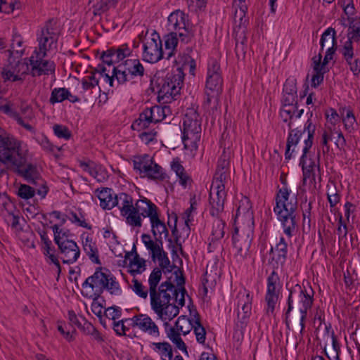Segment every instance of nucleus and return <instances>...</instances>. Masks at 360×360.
Masks as SVG:
<instances>
[{
  "instance_id": "1",
  "label": "nucleus",
  "mask_w": 360,
  "mask_h": 360,
  "mask_svg": "<svg viewBox=\"0 0 360 360\" xmlns=\"http://www.w3.org/2000/svg\"><path fill=\"white\" fill-rule=\"evenodd\" d=\"M279 180L283 187H277L274 212L281 224L283 233L291 238L298 231L297 200V198L289 200L291 191L288 188L287 177L284 173H281Z\"/></svg>"
},
{
  "instance_id": "2",
  "label": "nucleus",
  "mask_w": 360,
  "mask_h": 360,
  "mask_svg": "<svg viewBox=\"0 0 360 360\" xmlns=\"http://www.w3.org/2000/svg\"><path fill=\"white\" fill-rule=\"evenodd\" d=\"M89 287L94 290V293L89 296L93 300L91 303V311L101 319L103 316L102 309L105 308L101 305L98 299L104 290H107L110 294H117L120 291V285L114 276L105 274L104 271H94V274L89 276L82 283V288Z\"/></svg>"
},
{
  "instance_id": "3",
  "label": "nucleus",
  "mask_w": 360,
  "mask_h": 360,
  "mask_svg": "<svg viewBox=\"0 0 360 360\" xmlns=\"http://www.w3.org/2000/svg\"><path fill=\"white\" fill-rule=\"evenodd\" d=\"M144 75L145 68L139 59H127L113 68L112 76L105 75L111 86L115 79L119 85L127 86L138 84Z\"/></svg>"
},
{
  "instance_id": "4",
  "label": "nucleus",
  "mask_w": 360,
  "mask_h": 360,
  "mask_svg": "<svg viewBox=\"0 0 360 360\" xmlns=\"http://www.w3.org/2000/svg\"><path fill=\"white\" fill-rule=\"evenodd\" d=\"M311 295L308 293L305 289L303 290L302 287L297 284L293 288L292 290H290L288 299V309L285 314V323L286 327L288 328H290L288 318L290 311L293 309L292 304L295 301V311H299L300 314V317L297 318V321H300L301 334H302V332L305 328L304 322L307 318V310L311 307L314 301V291L311 288Z\"/></svg>"
},
{
  "instance_id": "5",
  "label": "nucleus",
  "mask_w": 360,
  "mask_h": 360,
  "mask_svg": "<svg viewBox=\"0 0 360 360\" xmlns=\"http://www.w3.org/2000/svg\"><path fill=\"white\" fill-rule=\"evenodd\" d=\"M185 75L181 68H176L175 70L168 72L165 77H158L155 79L153 90L156 89L159 100L165 98H173L180 94Z\"/></svg>"
},
{
  "instance_id": "6",
  "label": "nucleus",
  "mask_w": 360,
  "mask_h": 360,
  "mask_svg": "<svg viewBox=\"0 0 360 360\" xmlns=\"http://www.w3.org/2000/svg\"><path fill=\"white\" fill-rule=\"evenodd\" d=\"M201 119L197 110L188 108L183 118L182 141L186 149H197L200 139Z\"/></svg>"
},
{
  "instance_id": "7",
  "label": "nucleus",
  "mask_w": 360,
  "mask_h": 360,
  "mask_svg": "<svg viewBox=\"0 0 360 360\" xmlns=\"http://www.w3.org/2000/svg\"><path fill=\"white\" fill-rule=\"evenodd\" d=\"M159 214L158 207L148 198L143 197L136 200L132 214L129 216V225L133 227H141L142 219L148 217L150 221Z\"/></svg>"
},
{
  "instance_id": "8",
  "label": "nucleus",
  "mask_w": 360,
  "mask_h": 360,
  "mask_svg": "<svg viewBox=\"0 0 360 360\" xmlns=\"http://www.w3.org/2000/svg\"><path fill=\"white\" fill-rule=\"evenodd\" d=\"M163 58L162 40L159 34L154 31L151 38L143 43L142 59L150 63H155Z\"/></svg>"
},
{
  "instance_id": "9",
  "label": "nucleus",
  "mask_w": 360,
  "mask_h": 360,
  "mask_svg": "<svg viewBox=\"0 0 360 360\" xmlns=\"http://www.w3.org/2000/svg\"><path fill=\"white\" fill-rule=\"evenodd\" d=\"M44 57L39 55L37 51H34L28 59L30 65V74L32 77L49 75L55 73L56 64L53 61L43 59Z\"/></svg>"
},
{
  "instance_id": "10",
  "label": "nucleus",
  "mask_w": 360,
  "mask_h": 360,
  "mask_svg": "<svg viewBox=\"0 0 360 360\" xmlns=\"http://www.w3.org/2000/svg\"><path fill=\"white\" fill-rule=\"evenodd\" d=\"M250 233V229L240 233L238 228L237 226L234 227V232L232 236L233 245L237 254L243 258L248 255L252 242Z\"/></svg>"
},
{
  "instance_id": "11",
  "label": "nucleus",
  "mask_w": 360,
  "mask_h": 360,
  "mask_svg": "<svg viewBox=\"0 0 360 360\" xmlns=\"http://www.w3.org/2000/svg\"><path fill=\"white\" fill-rule=\"evenodd\" d=\"M226 198V193L222 187H213V189L210 191L209 202L211 207L210 213L212 217H219L222 214Z\"/></svg>"
},
{
  "instance_id": "12",
  "label": "nucleus",
  "mask_w": 360,
  "mask_h": 360,
  "mask_svg": "<svg viewBox=\"0 0 360 360\" xmlns=\"http://www.w3.org/2000/svg\"><path fill=\"white\" fill-rule=\"evenodd\" d=\"M279 277L276 271H272L267 279V290L265 300L267 304L266 314H274L276 304L278 300V294L276 291V284L279 282Z\"/></svg>"
},
{
  "instance_id": "13",
  "label": "nucleus",
  "mask_w": 360,
  "mask_h": 360,
  "mask_svg": "<svg viewBox=\"0 0 360 360\" xmlns=\"http://www.w3.org/2000/svg\"><path fill=\"white\" fill-rule=\"evenodd\" d=\"M131 323L129 326L132 328L137 327L145 333L150 335L155 334L159 335V328L158 326L153 321L151 318L146 314H139L130 319Z\"/></svg>"
},
{
  "instance_id": "14",
  "label": "nucleus",
  "mask_w": 360,
  "mask_h": 360,
  "mask_svg": "<svg viewBox=\"0 0 360 360\" xmlns=\"http://www.w3.org/2000/svg\"><path fill=\"white\" fill-rule=\"evenodd\" d=\"M343 60L354 76L360 74V53H354V46H342L340 48Z\"/></svg>"
},
{
  "instance_id": "15",
  "label": "nucleus",
  "mask_w": 360,
  "mask_h": 360,
  "mask_svg": "<svg viewBox=\"0 0 360 360\" xmlns=\"http://www.w3.org/2000/svg\"><path fill=\"white\" fill-rule=\"evenodd\" d=\"M60 252L63 255L62 258L63 263L75 262L80 255L79 248L77 243L72 240H65L56 243Z\"/></svg>"
},
{
  "instance_id": "16",
  "label": "nucleus",
  "mask_w": 360,
  "mask_h": 360,
  "mask_svg": "<svg viewBox=\"0 0 360 360\" xmlns=\"http://www.w3.org/2000/svg\"><path fill=\"white\" fill-rule=\"evenodd\" d=\"M191 25L188 15L181 10H176L167 18V30L171 32H178Z\"/></svg>"
},
{
  "instance_id": "17",
  "label": "nucleus",
  "mask_w": 360,
  "mask_h": 360,
  "mask_svg": "<svg viewBox=\"0 0 360 360\" xmlns=\"http://www.w3.org/2000/svg\"><path fill=\"white\" fill-rule=\"evenodd\" d=\"M215 219L212 224V230L210 238V241L208 244L209 251H212V249H215L220 241L224 236V228L226 226V222L222 219L221 214L219 217H214Z\"/></svg>"
},
{
  "instance_id": "18",
  "label": "nucleus",
  "mask_w": 360,
  "mask_h": 360,
  "mask_svg": "<svg viewBox=\"0 0 360 360\" xmlns=\"http://www.w3.org/2000/svg\"><path fill=\"white\" fill-rule=\"evenodd\" d=\"M347 20L349 22L347 30V41L342 45V46H354V42L360 41V18L349 17Z\"/></svg>"
},
{
  "instance_id": "19",
  "label": "nucleus",
  "mask_w": 360,
  "mask_h": 360,
  "mask_svg": "<svg viewBox=\"0 0 360 360\" xmlns=\"http://www.w3.org/2000/svg\"><path fill=\"white\" fill-rule=\"evenodd\" d=\"M139 174L141 177H147L148 179L157 181H165L168 177L162 167L154 160L152 162V164H149L145 169L142 170Z\"/></svg>"
},
{
  "instance_id": "20",
  "label": "nucleus",
  "mask_w": 360,
  "mask_h": 360,
  "mask_svg": "<svg viewBox=\"0 0 360 360\" xmlns=\"http://www.w3.org/2000/svg\"><path fill=\"white\" fill-rule=\"evenodd\" d=\"M98 198L100 200V206L103 210H111L118 205V195L114 194L110 188H103L99 191Z\"/></svg>"
},
{
  "instance_id": "21",
  "label": "nucleus",
  "mask_w": 360,
  "mask_h": 360,
  "mask_svg": "<svg viewBox=\"0 0 360 360\" xmlns=\"http://www.w3.org/2000/svg\"><path fill=\"white\" fill-rule=\"evenodd\" d=\"M297 101V79L295 77H289L285 82L283 88L282 102L293 103Z\"/></svg>"
},
{
  "instance_id": "22",
  "label": "nucleus",
  "mask_w": 360,
  "mask_h": 360,
  "mask_svg": "<svg viewBox=\"0 0 360 360\" xmlns=\"http://www.w3.org/2000/svg\"><path fill=\"white\" fill-rule=\"evenodd\" d=\"M118 199L122 200V206L119 207L121 215L126 219L127 224H129V216L132 214L134 209V200L131 195L126 193H120Z\"/></svg>"
},
{
  "instance_id": "23",
  "label": "nucleus",
  "mask_w": 360,
  "mask_h": 360,
  "mask_svg": "<svg viewBox=\"0 0 360 360\" xmlns=\"http://www.w3.org/2000/svg\"><path fill=\"white\" fill-rule=\"evenodd\" d=\"M189 308L195 310L194 318L195 326H193L194 333L196 336V340L200 344H204L206 339V330L204 326L201 323L200 316L196 309L195 306L193 303V300L189 297Z\"/></svg>"
},
{
  "instance_id": "24",
  "label": "nucleus",
  "mask_w": 360,
  "mask_h": 360,
  "mask_svg": "<svg viewBox=\"0 0 360 360\" xmlns=\"http://www.w3.org/2000/svg\"><path fill=\"white\" fill-rule=\"evenodd\" d=\"M307 153H304V151H302V155L300 160V165L302 167V173H303V179H302V184L305 185L307 180L308 179H310L311 182L315 181L316 174H315V167L316 164L315 162L311 160L309 165H306V158Z\"/></svg>"
},
{
  "instance_id": "25",
  "label": "nucleus",
  "mask_w": 360,
  "mask_h": 360,
  "mask_svg": "<svg viewBox=\"0 0 360 360\" xmlns=\"http://www.w3.org/2000/svg\"><path fill=\"white\" fill-rule=\"evenodd\" d=\"M146 110H148L150 118L154 124L162 121L167 115L171 114V109L168 105H154L146 108Z\"/></svg>"
},
{
  "instance_id": "26",
  "label": "nucleus",
  "mask_w": 360,
  "mask_h": 360,
  "mask_svg": "<svg viewBox=\"0 0 360 360\" xmlns=\"http://www.w3.org/2000/svg\"><path fill=\"white\" fill-rule=\"evenodd\" d=\"M37 34L48 37H53V38L58 40L60 30L58 26V20L53 18H49Z\"/></svg>"
},
{
  "instance_id": "27",
  "label": "nucleus",
  "mask_w": 360,
  "mask_h": 360,
  "mask_svg": "<svg viewBox=\"0 0 360 360\" xmlns=\"http://www.w3.org/2000/svg\"><path fill=\"white\" fill-rule=\"evenodd\" d=\"M297 110V102H282V108L280 110V116L283 122L288 124L289 129L292 128V120L295 115Z\"/></svg>"
},
{
  "instance_id": "28",
  "label": "nucleus",
  "mask_w": 360,
  "mask_h": 360,
  "mask_svg": "<svg viewBox=\"0 0 360 360\" xmlns=\"http://www.w3.org/2000/svg\"><path fill=\"white\" fill-rule=\"evenodd\" d=\"M302 135L301 130L290 129L286 143V148L285 151V159L289 160L292 158V153L295 152V148L290 150L292 146H295L299 143L300 138Z\"/></svg>"
},
{
  "instance_id": "29",
  "label": "nucleus",
  "mask_w": 360,
  "mask_h": 360,
  "mask_svg": "<svg viewBox=\"0 0 360 360\" xmlns=\"http://www.w3.org/2000/svg\"><path fill=\"white\" fill-rule=\"evenodd\" d=\"M141 240L147 250L149 251L150 257L152 255H155L156 252L163 248V240L162 237L160 236H158V238H155V240H153L149 234L143 233L141 236Z\"/></svg>"
},
{
  "instance_id": "30",
  "label": "nucleus",
  "mask_w": 360,
  "mask_h": 360,
  "mask_svg": "<svg viewBox=\"0 0 360 360\" xmlns=\"http://www.w3.org/2000/svg\"><path fill=\"white\" fill-rule=\"evenodd\" d=\"M242 215L243 217L248 219L249 221L253 220V212L252 210V203L250 199L244 196L239 202L238 207L236 210V214L234 219V223L236 219Z\"/></svg>"
},
{
  "instance_id": "31",
  "label": "nucleus",
  "mask_w": 360,
  "mask_h": 360,
  "mask_svg": "<svg viewBox=\"0 0 360 360\" xmlns=\"http://www.w3.org/2000/svg\"><path fill=\"white\" fill-rule=\"evenodd\" d=\"M167 225L171 228L172 236L174 238L172 240L173 243H174L176 247H178L180 250L182 249V243L181 241V235L177 229L178 216L175 212L169 213Z\"/></svg>"
},
{
  "instance_id": "32",
  "label": "nucleus",
  "mask_w": 360,
  "mask_h": 360,
  "mask_svg": "<svg viewBox=\"0 0 360 360\" xmlns=\"http://www.w3.org/2000/svg\"><path fill=\"white\" fill-rule=\"evenodd\" d=\"M37 37L39 49L38 52H39V55H41L42 57L46 56L47 51L56 48L58 40L53 38V37H48L38 34H37Z\"/></svg>"
},
{
  "instance_id": "33",
  "label": "nucleus",
  "mask_w": 360,
  "mask_h": 360,
  "mask_svg": "<svg viewBox=\"0 0 360 360\" xmlns=\"http://www.w3.org/2000/svg\"><path fill=\"white\" fill-rule=\"evenodd\" d=\"M165 49L169 51L166 53V58L169 60L175 54L179 43L176 32H171L164 36Z\"/></svg>"
},
{
  "instance_id": "34",
  "label": "nucleus",
  "mask_w": 360,
  "mask_h": 360,
  "mask_svg": "<svg viewBox=\"0 0 360 360\" xmlns=\"http://www.w3.org/2000/svg\"><path fill=\"white\" fill-rule=\"evenodd\" d=\"M126 259H129L128 266L130 268L136 266V270H139L140 269H143V270L146 269V260L140 257L139 255L137 253L135 244L133 245L130 252H126Z\"/></svg>"
},
{
  "instance_id": "35",
  "label": "nucleus",
  "mask_w": 360,
  "mask_h": 360,
  "mask_svg": "<svg viewBox=\"0 0 360 360\" xmlns=\"http://www.w3.org/2000/svg\"><path fill=\"white\" fill-rule=\"evenodd\" d=\"M316 125L312 123L310 118H308L304 124V129L302 131V134L305 131L307 132V139L304 141V146L302 151L304 153H308L309 149L313 145V140L315 135Z\"/></svg>"
},
{
  "instance_id": "36",
  "label": "nucleus",
  "mask_w": 360,
  "mask_h": 360,
  "mask_svg": "<svg viewBox=\"0 0 360 360\" xmlns=\"http://www.w3.org/2000/svg\"><path fill=\"white\" fill-rule=\"evenodd\" d=\"M84 250L89 257L91 261L95 264H101V261L98 257V251L96 244L93 243L92 238L87 236L83 243Z\"/></svg>"
},
{
  "instance_id": "37",
  "label": "nucleus",
  "mask_w": 360,
  "mask_h": 360,
  "mask_svg": "<svg viewBox=\"0 0 360 360\" xmlns=\"http://www.w3.org/2000/svg\"><path fill=\"white\" fill-rule=\"evenodd\" d=\"M9 53V58H8V64L6 65L2 71H1V77L4 79V82H6L7 81L11 82H18V81H23V78H22L18 75L14 73L12 71V55L13 52L11 50L7 51Z\"/></svg>"
},
{
  "instance_id": "38",
  "label": "nucleus",
  "mask_w": 360,
  "mask_h": 360,
  "mask_svg": "<svg viewBox=\"0 0 360 360\" xmlns=\"http://www.w3.org/2000/svg\"><path fill=\"white\" fill-rule=\"evenodd\" d=\"M174 326L176 331L180 335L182 333L184 335H186L191 331L193 327V320L188 318L186 315H181L177 319Z\"/></svg>"
},
{
  "instance_id": "39",
  "label": "nucleus",
  "mask_w": 360,
  "mask_h": 360,
  "mask_svg": "<svg viewBox=\"0 0 360 360\" xmlns=\"http://www.w3.org/2000/svg\"><path fill=\"white\" fill-rule=\"evenodd\" d=\"M153 123L148 110L145 108L143 112L139 114V118L136 119L131 124V129L135 131H140L147 129L150 124Z\"/></svg>"
},
{
  "instance_id": "40",
  "label": "nucleus",
  "mask_w": 360,
  "mask_h": 360,
  "mask_svg": "<svg viewBox=\"0 0 360 360\" xmlns=\"http://www.w3.org/2000/svg\"><path fill=\"white\" fill-rule=\"evenodd\" d=\"M120 0H98L92 4L93 14L94 15H101L107 12L110 6L115 7Z\"/></svg>"
},
{
  "instance_id": "41",
  "label": "nucleus",
  "mask_w": 360,
  "mask_h": 360,
  "mask_svg": "<svg viewBox=\"0 0 360 360\" xmlns=\"http://www.w3.org/2000/svg\"><path fill=\"white\" fill-rule=\"evenodd\" d=\"M168 290H169L164 289L158 290V291L156 290V294H158V295L156 296V299H155V302L150 299L151 308L157 315L162 314V309L161 308V295H162V299L164 301L167 300V303H168V300L172 299L170 294L167 292Z\"/></svg>"
},
{
  "instance_id": "42",
  "label": "nucleus",
  "mask_w": 360,
  "mask_h": 360,
  "mask_svg": "<svg viewBox=\"0 0 360 360\" xmlns=\"http://www.w3.org/2000/svg\"><path fill=\"white\" fill-rule=\"evenodd\" d=\"M162 272L166 274L167 272L172 273V271H151L148 279L150 296L153 302H155V299H156V296L158 295V294H156L157 286L162 278Z\"/></svg>"
},
{
  "instance_id": "43",
  "label": "nucleus",
  "mask_w": 360,
  "mask_h": 360,
  "mask_svg": "<svg viewBox=\"0 0 360 360\" xmlns=\"http://www.w3.org/2000/svg\"><path fill=\"white\" fill-rule=\"evenodd\" d=\"M35 140L44 150L53 154L56 158L58 157V155L56 154V151H60L61 150V147L54 146L44 134H38L35 137Z\"/></svg>"
},
{
  "instance_id": "44",
  "label": "nucleus",
  "mask_w": 360,
  "mask_h": 360,
  "mask_svg": "<svg viewBox=\"0 0 360 360\" xmlns=\"http://www.w3.org/2000/svg\"><path fill=\"white\" fill-rule=\"evenodd\" d=\"M151 259L154 262H158L160 268L155 267L153 270H164L165 269H167L168 267L170 266V261L168 258L167 253L163 250V248L156 252L155 255H152Z\"/></svg>"
},
{
  "instance_id": "45",
  "label": "nucleus",
  "mask_w": 360,
  "mask_h": 360,
  "mask_svg": "<svg viewBox=\"0 0 360 360\" xmlns=\"http://www.w3.org/2000/svg\"><path fill=\"white\" fill-rule=\"evenodd\" d=\"M179 41L184 44H191L195 41V32L191 24L176 32Z\"/></svg>"
},
{
  "instance_id": "46",
  "label": "nucleus",
  "mask_w": 360,
  "mask_h": 360,
  "mask_svg": "<svg viewBox=\"0 0 360 360\" xmlns=\"http://www.w3.org/2000/svg\"><path fill=\"white\" fill-rule=\"evenodd\" d=\"M153 159L148 154L135 156L133 160L134 169L141 173V171L145 169L149 164H152Z\"/></svg>"
},
{
  "instance_id": "47",
  "label": "nucleus",
  "mask_w": 360,
  "mask_h": 360,
  "mask_svg": "<svg viewBox=\"0 0 360 360\" xmlns=\"http://www.w3.org/2000/svg\"><path fill=\"white\" fill-rule=\"evenodd\" d=\"M153 345L159 351L162 360H172L173 350L172 345L167 342H153Z\"/></svg>"
},
{
  "instance_id": "48",
  "label": "nucleus",
  "mask_w": 360,
  "mask_h": 360,
  "mask_svg": "<svg viewBox=\"0 0 360 360\" xmlns=\"http://www.w3.org/2000/svg\"><path fill=\"white\" fill-rule=\"evenodd\" d=\"M29 58H25L24 60L15 61V59L12 58V71L15 74L20 75H27L30 72V63H27V60Z\"/></svg>"
},
{
  "instance_id": "49",
  "label": "nucleus",
  "mask_w": 360,
  "mask_h": 360,
  "mask_svg": "<svg viewBox=\"0 0 360 360\" xmlns=\"http://www.w3.org/2000/svg\"><path fill=\"white\" fill-rule=\"evenodd\" d=\"M70 96V91L65 88H55L52 90L49 101L51 104L60 103Z\"/></svg>"
},
{
  "instance_id": "50",
  "label": "nucleus",
  "mask_w": 360,
  "mask_h": 360,
  "mask_svg": "<svg viewBox=\"0 0 360 360\" xmlns=\"http://www.w3.org/2000/svg\"><path fill=\"white\" fill-rule=\"evenodd\" d=\"M151 232L154 238H158V236H162V232L166 231V224L164 221L160 219V214L153 217L150 221Z\"/></svg>"
},
{
  "instance_id": "51",
  "label": "nucleus",
  "mask_w": 360,
  "mask_h": 360,
  "mask_svg": "<svg viewBox=\"0 0 360 360\" xmlns=\"http://www.w3.org/2000/svg\"><path fill=\"white\" fill-rule=\"evenodd\" d=\"M268 257V265L270 269L273 270L283 269L286 256H283L279 254H269Z\"/></svg>"
},
{
  "instance_id": "52",
  "label": "nucleus",
  "mask_w": 360,
  "mask_h": 360,
  "mask_svg": "<svg viewBox=\"0 0 360 360\" xmlns=\"http://www.w3.org/2000/svg\"><path fill=\"white\" fill-rule=\"evenodd\" d=\"M167 241L169 242V248L172 249V264L170 266L172 267L171 270L176 269V270H182V260L180 258L179 255L177 253L176 248L174 244L172 238H168Z\"/></svg>"
},
{
  "instance_id": "53",
  "label": "nucleus",
  "mask_w": 360,
  "mask_h": 360,
  "mask_svg": "<svg viewBox=\"0 0 360 360\" xmlns=\"http://www.w3.org/2000/svg\"><path fill=\"white\" fill-rule=\"evenodd\" d=\"M223 83L221 75L207 76L206 81V87L212 91H218L221 89Z\"/></svg>"
},
{
  "instance_id": "54",
  "label": "nucleus",
  "mask_w": 360,
  "mask_h": 360,
  "mask_svg": "<svg viewBox=\"0 0 360 360\" xmlns=\"http://www.w3.org/2000/svg\"><path fill=\"white\" fill-rule=\"evenodd\" d=\"M111 49L114 52L117 63L123 60L126 57L130 56L132 52L127 44H122L118 48L112 47Z\"/></svg>"
},
{
  "instance_id": "55",
  "label": "nucleus",
  "mask_w": 360,
  "mask_h": 360,
  "mask_svg": "<svg viewBox=\"0 0 360 360\" xmlns=\"http://www.w3.org/2000/svg\"><path fill=\"white\" fill-rule=\"evenodd\" d=\"M190 203H191V206L189 208L186 209L184 213V214L185 215L186 217V219H185V226L183 228V231L186 233V236L188 237L189 233H190V227H189V221H190V216H191V212L195 210V204H196V200H195V195H193L192 198H191L190 199Z\"/></svg>"
},
{
  "instance_id": "56",
  "label": "nucleus",
  "mask_w": 360,
  "mask_h": 360,
  "mask_svg": "<svg viewBox=\"0 0 360 360\" xmlns=\"http://www.w3.org/2000/svg\"><path fill=\"white\" fill-rule=\"evenodd\" d=\"M287 243L284 238L281 237L279 241H276L275 245H271L269 254H279L283 256L287 255Z\"/></svg>"
},
{
  "instance_id": "57",
  "label": "nucleus",
  "mask_w": 360,
  "mask_h": 360,
  "mask_svg": "<svg viewBox=\"0 0 360 360\" xmlns=\"http://www.w3.org/2000/svg\"><path fill=\"white\" fill-rule=\"evenodd\" d=\"M130 321V319H124L117 321L112 322V328L116 333V335L119 336H126L127 332L129 330V326L128 327L124 325L125 323Z\"/></svg>"
},
{
  "instance_id": "58",
  "label": "nucleus",
  "mask_w": 360,
  "mask_h": 360,
  "mask_svg": "<svg viewBox=\"0 0 360 360\" xmlns=\"http://www.w3.org/2000/svg\"><path fill=\"white\" fill-rule=\"evenodd\" d=\"M36 193L34 188L27 184H20L18 190V195L25 200L32 198Z\"/></svg>"
},
{
  "instance_id": "59",
  "label": "nucleus",
  "mask_w": 360,
  "mask_h": 360,
  "mask_svg": "<svg viewBox=\"0 0 360 360\" xmlns=\"http://www.w3.org/2000/svg\"><path fill=\"white\" fill-rule=\"evenodd\" d=\"M54 134L60 139L69 140L72 136V133L68 127L62 124H55L53 127Z\"/></svg>"
},
{
  "instance_id": "60",
  "label": "nucleus",
  "mask_w": 360,
  "mask_h": 360,
  "mask_svg": "<svg viewBox=\"0 0 360 360\" xmlns=\"http://www.w3.org/2000/svg\"><path fill=\"white\" fill-rule=\"evenodd\" d=\"M167 335L178 349H180L184 346V345H185V342L181 339L180 334L176 331L174 327H170L169 330H167Z\"/></svg>"
},
{
  "instance_id": "61",
  "label": "nucleus",
  "mask_w": 360,
  "mask_h": 360,
  "mask_svg": "<svg viewBox=\"0 0 360 360\" xmlns=\"http://www.w3.org/2000/svg\"><path fill=\"white\" fill-rule=\"evenodd\" d=\"M103 316L110 320L117 321L116 319H120L122 316V309L115 305L105 308Z\"/></svg>"
},
{
  "instance_id": "62",
  "label": "nucleus",
  "mask_w": 360,
  "mask_h": 360,
  "mask_svg": "<svg viewBox=\"0 0 360 360\" xmlns=\"http://www.w3.org/2000/svg\"><path fill=\"white\" fill-rule=\"evenodd\" d=\"M227 178V172H220L216 171L214 176L213 177V181L211 186V190L213 189V187H222L225 189L224 183Z\"/></svg>"
},
{
  "instance_id": "63",
  "label": "nucleus",
  "mask_w": 360,
  "mask_h": 360,
  "mask_svg": "<svg viewBox=\"0 0 360 360\" xmlns=\"http://www.w3.org/2000/svg\"><path fill=\"white\" fill-rule=\"evenodd\" d=\"M179 313V308L174 304L170 309H167V310L162 309V314L158 315L160 319L162 321H165L168 318L169 321L172 320L174 317H176Z\"/></svg>"
},
{
  "instance_id": "64",
  "label": "nucleus",
  "mask_w": 360,
  "mask_h": 360,
  "mask_svg": "<svg viewBox=\"0 0 360 360\" xmlns=\"http://www.w3.org/2000/svg\"><path fill=\"white\" fill-rule=\"evenodd\" d=\"M0 207H3L8 214H12L14 205L6 193L0 192Z\"/></svg>"
}]
</instances>
